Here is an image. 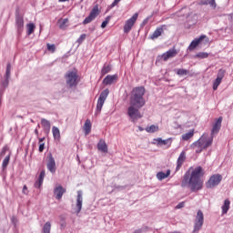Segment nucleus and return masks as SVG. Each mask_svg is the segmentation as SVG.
<instances>
[{
  "label": "nucleus",
  "instance_id": "f257e3e1",
  "mask_svg": "<svg viewBox=\"0 0 233 233\" xmlns=\"http://www.w3.org/2000/svg\"><path fill=\"white\" fill-rule=\"evenodd\" d=\"M145 92L146 90L143 86L135 87L131 92L129 99L130 106L127 108V116L130 117L132 123H136L137 119H141V117H143L139 109L143 108L147 104L145 97H143L145 96Z\"/></svg>",
  "mask_w": 233,
  "mask_h": 233
},
{
  "label": "nucleus",
  "instance_id": "f03ea898",
  "mask_svg": "<svg viewBox=\"0 0 233 233\" xmlns=\"http://www.w3.org/2000/svg\"><path fill=\"white\" fill-rule=\"evenodd\" d=\"M201 176H203V167H196L190 174V172H186L181 182L182 188L188 187L191 192H198L203 188V182L201 180Z\"/></svg>",
  "mask_w": 233,
  "mask_h": 233
},
{
  "label": "nucleus",
  "instance_id": "7ed1b4c3",
  "mask_svg": "<svg viewBox=\"0 0 233 233\" xmlns=\"http://www.w3.org/2000/svg\"><path fill=\"white\" fill-rule=\"evenodd\" d=\"M66 85L69 88H74V86H77L79 83V76H77V71H68L66 75Z\"/></svg>",
  "mask_w": 233,
  "mask_h": 233
},
{
  "label": "nucleus",
  "instance_id": "20e7f679",
  "mask_svg": "<svg viewBox=\"0 0 233 233\" xmlns=\"http://www.w3.org/2000/svg\"><path fill=\"white\" fill-rule=\"evenodd\" d=\"M108 94H110V90L105 89L99 96L97 104H96V114H101V110L103 109V105L106 101V97H108Z\"/></svg>",
  "mask_w": 233,
  "mask_h": 233
},
{
  "label": "nucleus",
  "instance_id": "39448f33",
  "mask_svg": "<svg viewBox=\"0 0 233 233\" xmlns=\"http://www.w3.org/2000/svg\"><path fill=\"white\" fill-rule=\"evenodd\" d=\"M223 181V176L219 174H215L211 176L208 179V181L206 184L207 188H214L215 187H218Z\"/></svg>",
  "mask_w": 233,
  "mask_h": 233
},
{
  "label": "nucleus",
  "instance_id": "423d86ee",
  "mask_svg": "<svg viewBox=\"0 0 233 233\" xmlns=\"http://www.w3.org/2000/svg\"><path fill=\"white\" fill-rule=\"evenodd\" d=\"M204 221H205V217L203 216V211L198 210L195 218V226H194L193 233L199 232V230H201Z\"/></svg>",
  "mask_w": 233,
  "mask_h": 233
},
{
  "label": "nucleus",
  "instance_id": "0eeeda50",
  "mask_svg": "<svg viewBox=\"0 0 233 233\" xmlns=\"http://www.w3.org/2000/svg\"><path fill=\"white\" fill-rule=\"evenodd\" d=\"M137 17H139L138 13H135L132 17L127 19L124 25V34H128L132 28H134V25H136V21H137Z\"/></svg>",
  "mask_w": 233,
  "mask_h": 233
},
{
  "label": "nucleus",
  "instance_id": "6e6552de",
  "mask_svg": "<svg viewBox=\"0 0 233 233\" xmlns=\"http://www.w3.org/2000/svg\"><path fill=\"white\" fill-rule=\"evenodd\" d=\"M101 11H99V5H96L93 9L91 10L90 14L88 16L85 18L83 21V25H88L89 23H92L97 15H99Z\"/></svg>",
  "mask_w": 233,
  "mask_h": 233
},
{
  "label": "nucleus",
  "instance_id": "1a4fd4ad",
  "mask_svg": "<svg viewBox=\"0 0 233 233\" xmlns=\"http://www.w3.org/2000/svg\"><path fill=\"white\" fill-rule=\"evenodd\" d=\"M200 139H202V146L204 147V149L207 150L209 147H212V143H214V137L210 135L208 137V133H204L201 137Z\"/></svg>",
  "mask_w": 233,
  "mask_h": 233
},
{
  "label": "nucleus",
  "instance_id": "9d476101",
  "mask_svg": "<svg viewBox=\"0 0 233 233\" xmlns=\"http://www.w3.org/2000/svg\"><path fill=\"white\" fill-rule=\"evenodd\" d=\"M203 39H206V43H208V37H207V35H200L198 38L194 39L189 46L187 47V49L192 52V50H196V48H198V46H199V44L201 43V41H203Z\"/></svg>",
  "mask_w": 233,
  "mask_h": 233
},
{
  "label": "nucleus",
  "instance_id": "9b49d317",
  "mask_svg": "<svg viewBox=\"0 0 233 233\" xmlns=\"http://www.w3.org/2000/svg\"><path fill=\"white\" fill-rule=\"evenodd\" d=\"M227 74V70L225 69H219L217 75V78L213 82V90H218V86L221 85V82L223 81V77H225V75Z\"/></svg>",
  "mask_w": 233,
  "mask_h": 233
},
{
  "label": "nucleus",
  "instance_id": "f8f14e48",
  "mask_svg": "<svg viewBox=\"0 0 233 233\" xmlns=\"http://www.w3.org/2000/svg\"><path fill=\"white\" fill-rule=\"evenodd\" d=\"M47 170L51 172V174H56V159L54 158V156H52V153H49L47 155V163H46Z\"/></svg>",
  "mask_w": 233,
  "mask_h": 233
},
{
  "label": "nucleus",
  "instance_id": "ddd939ff",
  "mask_svg": "<svg viewBox=\"0 0 233 233\" xmlns=\"http://www.w3.org/2000/svg\"><path fill=\"white\" fill-rule=\"evenodd\" d=\"M190 148L192 150H195L196 154H201L203 150H205V147L203 146V138H199L193 144H191Z\"/></svg>",
  "mask_w": 233,
  "mask_h": 233
},
{
  "label": "nucleus",
  "instance_id": "4468645a",
  "mask_svg": "<svg viewBox=\"0 0 233 233\" xmlns=\"http://www.w3.org/2000/svg\"><path fill=\"white\" fill-rule=\"evenodd\" d=\"M15 28L18 34H22L25 29V20L23 19V16L19 15V13L15 15Z\"/></svg>",
  "mask_w": 233,
  "mask_h": 233
},
{
  "label": "nucleus",
  "instance_id": "2eb2a0df",
  "mask_svg": "<svg viewBox=\"0 0 233 233\" xmlns=\"http://www.w3.org/2000/svg\"><path fill=\"white\" fill-rule=\"evenodd\" d=\"M221 123H223V116H219L213 124V127L211 129V136L213 137L219 132V130H221Z\"/></svg>",
  "mask_w": 233,
  "mask_h": 233
},
{
  "label": "nucleus",
  "instance_id": "dca6fc26",
  "mask_svg": "<svg viewBox=\"0 0 233 233\" xmlns=\"http://www.w3.org/2000/svg\"><path fill=\"white\" fill-rule=\"evenodd\" d=\"M66 193V188L63 187V186L59 185L54 189V195L56 196V199H61L63 198V194Z\"/></svg>",
  "mask_w": 233,
  "mask_h": 233
},
{
  "label": "nucleus",
  "instance_id": "f3484780",
  "mask_svg": "<svg viewBox=\"0 0 233 233\" xmlns=\"http://www.w3.org/2000/svg\"><path fill=\"white\" fill-rule=\"evenodd\" d=\"M176 56H177V50H176L175 48L169 49L167 52L162 55V59L163 61H168V59L176 57Z\"/></svg>",
  "mask_w": 233,
  "mask_h": 233
},
{
  "label": "nucleus",
  "instance_id": "a211bd4d",
  "mask_svg": "<svg viewBox=\"0 0 233 233\" xmlns=\"http://www.w3.org/2000/svg\"><path fill=\"white\" fill-rule=\"evenodd\" d=\"M187 159V153L185 151H182L177 160V167L176 170H179V168H181V167H183V163H185Z\"/></svg>",
  "mask_w": 233,
  "mask_h": 233
},
{
  "label": "nucleus",
  "instance_id": "6ab92c4d",
  "mask_svg": "<svg viewBox=\"0 0 233 233\" xmlns=\"http://www.w3.org/2000/svg\"><path fill=\"white\" fill-rule=\"evenodd\" d=\"M117 82V75H107L104 80H103V83L106 85V86H108V85H112L114 83H116Z\"/></svg>",
  "mask_w": 233,
  "mask_h": 233
},
{
  "label": "nucleus",
  "instance_id": "aec40b11",
  "mask_svg": "<svg viewBox=\"0 0 233 233\" xmlns=\"http://www.w3.org/2000/svg\"><path fill=\"white\" fill-rule=\"evenodd\" d=\"M198 5H200V6H207L209 5V6L214 10H216V8L218 7V4H216V0H201L198 3Z\"/></svg>",
  "mask_w": 233,
  "mask_h": 233
},
{
  "label": "nucleus",
  "instance_id": "412c9836",
  "mask_svg": "<svg viewBox=\"0 0 233 233\" xmlns=\"http://www.w3.org/2000/svg\"><path fill=\"white\" fill-rule=\"evenodd\" d=\"M45 176H46V173L45 170H42L40 172L38 179L35 183V188H41V187L43 186V181H45Z\"/></svg>",
  "mask_w": 233,
  "mask_h": 233
},
{
  "label": "nucleus",
  "instance_id": "4be33fe9",
  "mask_svg": "<svg viewBox=\"0 0 233 233\" xmlns=\"http://www.w3.org/2000/svg\"><path fill=\"white\" fill-rule=\"evenodd\" d=\"M52 134L55 141L59 143V141H61V131L59 130V127L54 126L52 127Z\"/></svg>",
  "mask_w": 233,
  "mask_h": 233
},
{
  "label": "nucleus",
  "instance_id": "5701e85b",
  "mask_svg": "<svg viewBox=\"0 0 233 233\" xmlns=\"http://www.w3.org/2000/svg\"><path fill=\"white\" fill-rule=\"evenodd\" d=\"M97 149L100 152L106 154L108 152V146L106 145V142H105V140H103V139H100L97 144Z\"/></svg>",
  "mask_w": 233,
  "mask_h": 233
},
{
  "label": "nucleus",
  "instance_id": "b1692460",
  "mask_svg": "<svg viewBox=\"0 0 233 233\" xmlns=\"http://www.w3.org/2000/svg\"><path fill=\"white\" fill-rule=\"evenodd\" d=\"M76 208L77 214H79V212H81V208H83V194L81 193V191H77Z\"/></svg>",
  "mask_w": 233,
  "mask_h": 233
},
{
  "label": "nucleus",
  "instance_id": "393cba45",
  "mask_svg": "<svg viewBox=\"0 0 233 233\" xmlns=\"http://www.w3.org/2000/svg\"><path fill=\"white\" fill-rule=\"evenodd\" d=\"M11 70H12V66L10 64H7L6 71H5V81L3 84V86H5V87L8 86V79H10Z\"/></svg>",
  "mask_w": 233,
  "mask_h": 233
},
{
  "label": "nucleus",
  "instance_id": "a878e982",
  "mask_svg": "<svg viewBox=\"0 0 233 233\" xmlns=\"http://www.w3.org/2000/svg\"><path fill=\"white\" fill-rule=\"evenodd\" d=\"M84 131L86 136H88V134L92 132V122H90V119L86 120L84 125Z\"/></svg>",
  "mask_w": 233,
  "mask_h": 233
},
{
  "label": "nucleus",
  "instance_id": "bb28decb",
  "mask_svg": "<svg viewBox=\"0 0 233 233\" xmlns=\"http://www.w3.org/2000/svg\"><path fill=\"white\" fill-rule=\"evenodd\" d=\"M170 176V169H167V172L160 171L157 174V177L159 181H163V179H167Z\"/></svg>",
  "mask_w": 233,
  "mask_h": 233
},
{
  "label": "nucleus",
  "instance_id": "cd10ccee",
  "mask_svg": "<svg viewBox=\"0 0 233 233\" xmlns=\"http://www.w3.org/2000/svg\"><path fill=\"white\" fill-rule=\"evenodd\" d=\"M57 23L60 30H66V27L68 26V18L59 19Z\"/></svg>",
  "mask_w": 233,
  "mask_h": 233
},
{
  "label": "nucleus",
  "instance_id": "c85d7f7f",
  "mask_svg": "<svg viewBox=\"0 0 233 233\" xmlns=\"http://www.w3.org/2000/svg\"><path fill=\"white\" fill-rule=\"evenodd\" d=\"M163 34V27H157L154 33L150 35V39H157Z\"/></svg>",
  "mask_w": 233,
  "mask_h": 233
},
{
  "label": "nucleus",
  "instance_id": "c756f323",
  "mask_svg": "<svg viewBox=\"0 0 233 233\" xmlns=\"http://www.w3.org/2000/svg\"><path fill=\"white\" fill-rule=\"evenodd\" d=\"M230 209V200L228 198L224 200V204L222 206V214H227Z\"/></svg>",
  "mask_w": 233,
  "mask_h": 233
},
{
  "label": "nucleus",
  "instance_id": "7c9ffc66",
  "mask_svg": "<svg viewBox=\"0 0 233 233\" xmlns=\"http://www.w3.org/2000/svg\"><path fill=\"white\" fill-rule=\"evenodd\" d=\"M12 156V152H9L6 157L4 158L3 163H2V167L3 169L5 170V168H6L8 167V164L10 163V157Z\"/></svg>",
  "mask_w": 233,
  "mask_h": 233
},
{
  "label": "nucleus",
  "instance_id": "2f4dec72",
  "mask_svg": "<svg viewBox=\"0 0 233 233\" xmlns=\"http://www.w3.org/2000/svg\"><path fill=\"white\" fill-rule=\"evenodd\" d=\"M192 137H194V129H191L188 131V133L182 135L183 141H188V139H190Z\"/></svg>",
  "mask_w": 233,
  "mask_h": 233
},
{
  "label": "nucleus",
  "instance_id": "473e14b6",
  "mask_svg": "<svg viewBox=\"0 0 233 233\" xmlns=\"http://www.w3.org/2000/svg\"><path fill=\"white\" fill-rule=\"evenodd\" d=\"M158 130H159V127L156 125H151L146 127V132H148L149 134H154V132H157Z\"/></svg>",
  "mask_w": 233,
  "mask_h": 233
},
{
  "label": "nucleus",
  "instance_id": "72a5a7b5",
  "mask_svg": "<svg viewBox=\"0 0 233 233\" xmlns=\"http://www.w3.org/2000/svg\"><path fill=\"white\" fill-rule=\"evenodd\" d=\"M41 125L44 128V130H50V121H48L46 118H42L41 119Z\"/></svg>",
  "mask_w": 233,
  "mask_h": 233
},
{
  "label": "nucleus",
  "instance_id": "f704fd0d",
  "mask_svg": "<svg viewBox=\"0 0 233 233\" xmlns=\"http://www.w3.org/2000/svg\"><path fill=\"white\" fill-rule=\"evenodd\" d=\"M208 57V53L206 52H199L197 55H195V59H207Z\"/></svg>",
  "mask_w": 233,
  "mask_h": 233
},
{
  "label": "nucleus",
  "instance_id": "c9c22d12",
  "mask_svg": "<svg viewBox=\"0 0 233 233\" xmlns=\"http://www.w3.org/2000/svg\"><path fill=\"white\" fill-rule=\"evenodd\" d=\"M110 70H112V66L109 65H105L101 69V76H106Z\"/></svg>",
  "mask_w": 233,
  "mask_h": 233
},
{
  "label": "nucleus",
  "instance_id": "e433bc0d",
  "mask_svg": "<svg viewBox=\"0 0 233 233\" xmlns=\"http://www.w3.org/2000/svg\"><path fill=\"white\" fill-rule=\"evenodd\" d=\"M50 230H52V224L50 223V221H47L43 227V232L50 233Z\"/></svg>",
  "mask_w": 233,
  "mask_h": 233
},
{
  "label": "nucleus",
  "instance_id": "4c0bfd02",
  "mask_svg": "<svg viewBox=\"0 0 233 233\" xmlns=\"http://www.w3.org/2000/svg\"><path fill=\"white\" fill-rule=\"evenodd\" d=\"M27 35H32L34 34V30H35V25L34 24H27Z\"/></svg>",
  "mask_w": 233,
  "mask_h": 233
},
{
  "label": "nucleus",
  "instance_id": "58836bf2",
  "mask_svg": "<svg viewBox=\"0 0 233 233\" xmlns=\"http://www.w3.org/2000/svg\"><path fill=\"white\" fill-rule=\"evenodd\" d=\"M177 76H188V70L179 68L177 70Z\"/></svg>",
  "mask_w": 233,
  "mask_h": 233
},
{
  "label": "nucleus",
  "instance_id": "ea45409f",
  "mask_svg": "<svg viewBox=\"0 0 233 233\" xmlns=\"http://www.w3.org/2000/svg\"><path fill=\"white\" fill-rule=\"evenodd\" d=\"M155 141H156V142L157 143V145H159L160 147H163V145H167V143H168V140H163L162 138H157Z\"/></svg>",
  "mask_w": 233,
  "mask_h": 233
},
{
  "label": "nucleus",
  "instance_id": "a19ab883",
  "mask_svg": "<svg viewBox=\"0 0 233 233\" xmlns=\"http://www.w3.org/2000/svg\"><path fill=\"white\" fill-rule=\"evenodd\" d=\"M43 141H45V137L39 139V152L45 150V143H43Z\"/></svg>",
  "mask_w": 233,
  "mask_h": 233
},
{
  "label": "nucleus",
  "instance_id": "79ce46f5",
  "mask_svg": "<svg viewBox=\"0 0 233 233\" xmlns=\"http://www.w3.org/2000/svg\"><path fill=\"white\" fill-rule=\"evenodd\" d=\"M46 46H47V50L49 52H51V54H54L56 52V45H54V44H52V45L47 44Z\"/></svg>",
  "mask_w": 233,
  "mask_h": 233
},
{
  "label": "nucleus",
  "instance_id": "37998d69",
  "mask_svg": "<svg viewBox=\"0 0 233 233\" xmlns=\"http://www.w3.org/2000/svg\"><path fill=\"white\" fill-rule=\"evenodd\" d=\"M85 39H86V35L83 34L79 36V38L77 39V43H79V45H81V43H83V41H85Z\"/></svg>",
  "mask_w": 233,
  "mask_h": 233
},
{
  "label": "nucleus",
  "instance_id": "c03bdc74",
  "mask_svg": "<svg viewBox=\"0 0 233 233\" xmlns=\"http://www.w3.org/2000/svg\"><path fill=\"white\" fill-rule=\"evenodd\" d=\"M109 21H110V18L107 17V18L102 23L101 28H106V25H108Z\"/></svg>",
  "mask_w": 233,
  "mask_h": 233
},
{
  "label": "nucleus",
  "instance_id": "a18cd8bd",
  "mask_svg": "<svg viewBox=\"0 0 233 233\" xmlns=\"http://www.w3.org/2000/svg\"><path fill=\"white\" fill-rule=\"evenodd\" d=\"M5 152H8V154H10V147H8V146H5L3 147V150H2V154H5Z\"/></svg>",
  "mask_w": 233,
  "mask_h": 233
},
{
  "label": "nucleus",
  "instance_id": "49530a36",
  "mask_svg": "<svg viewBox=\"0 0 233 233\" xmlns=\"http://www.w3.org/2000/svg\"><path fill=\"white\" fill-rule=\"evenodd\" d=\"M121 0H115L111 5H110V8H114V6H117V5L119 4Z\"/></svg>",
  "mask_w": 233,
  "mask_h": 233
},
{
  "label": "nucleus",
  "instance_id": "de8ad7c7",
  "mask_svg": "<svg viewBox=\"0 0 233 233\" xmlns=\"http://www.w3.org/2000/svg\"><path fill=\"white\" fill-rule=\"evenodd\" d=\"M183 207H185V202H180L176 206V208L179 209L183 208Z\"/></svg>",
  "mask_w": 233,
  "mask_h": 233
},
{
  "label": "nucleus",
  "instance_id": "09e8293b",
  "mask_svg": "<svg viewBox=\"0 0 233 233\" xmlns=\"http://www.w3.org/2000/svg\"><path fill=\"white\" fill-rule=\"evenodd\" d=\"M11 221L13 225H17V218H15V216L11 217Z\"/></svg>",
  "mask_w": 233,
  "mask_h": 233
},
{
  "label": "nucleus",
  "instance_id": "8fccbe9b",
  "mask_svg": "<svg viewBox=\"0 0 233 233\" xmlns=\"http://www.w3.org/2000/svg\"><path fill=\"white\" fill-rule=\"evenodd\" d=\"M23 194H28V187L26 186L23 187Z\"/></svg>",
  "mask_w": 233,
  "mask_h": 233
},
{
  "label": "nucleus",
  "instance_id": "3c124183",
  "mask_svg": "<svg viewBox=\"0 0 233 233\" xmlns=\"http://www.w3.org/2000/svg\"><path fill=\"white\" fill-rule=\"evenodd\" d=\"M134 233H141V229H137L134 231Z\"/></svg>",
  "mask_w": 233,
  "mask_h": 233
},
{
  "label": "nucleus",
  "instance_id": "603ef678",
  "mask_svg": "<svg viewBox=\"0 0 233 233\" xmlns=\"http://www.w3.org/2000/svg\"><path fill=\"white\" fill-rule=\"evenodd\" d=\"M35 133L36 136H37V134H39V131H38L37 129H35Z\"/></svg>",
  "mask_w": 233,
  "mask_h": 233
},
{
  "label": "nucleus",
  "instance_id": "864d4df0",
  "mask_svg": "<svg viewBox=\"0 0 233 233\" xmlns=\"http://www.w3.org/2000/svg\"><path fill=\"white\" fill-rule=\"evenodd\" d=\"M231 19L233 20V13L229 15Z\"/></svg>",
  "mask_w": 233,
  "mask_h": 233
}]
</instances>
